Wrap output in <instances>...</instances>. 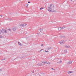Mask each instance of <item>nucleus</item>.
Listing matches in <instances>:
<instances>
[{"label":"nucleus","instance_id":"f257e3e1","mask_svg":"<svg viewBox=\"0 0 76 76\" xmlns=\"http://www.w3.org/2000/svg\"><path fill=\"white\" fill-rule=\"evenodd\" d=\"M48 10L49 12H56V7L54 8V9L53 8V9H52L51 7H48Z\"/></svg>","mask_w":76,"mask_h":76},{"label":"nucleus","instance_id":"f03ea898","mask_svg":"<svg viewBox=\"0 0 76 76\" xmlns=\"http://www.w3.org/2000/svg\"><path fill=\"white\" fill-rule=\"evenodd\" d=\"M1 32L2 33H3V34H6V33H7V31L4 29H2Z\"/></svg>","mask_w":76,"mask_h":76},{"label":"nucleus","instance_id":"7ed1b4c3","mask_svg":"<svg viewBox=\"0 0 76 76\" xmlns=\"http://www.w3.org/2000/svg\"><path fill=\"white\" fill-rule=\"evenodd\" d=\"M59 43H60L61 45H62L63 44H64L65 42L63 40H61L59 42Z\"/></svg>","mask_w":76,"mask_h":76},{"label":"nucleus","instance_id":"20e7f679","mask_svg":"<svg viewBox=\"0 0 76 76\" xmlns=\"http://www.w3.org/2000/svg\"><path fill=\"white\" fill-rule=\"evenodd\" d=\"M72 63V61H69L68 62H67V64H71Z\"/></svg>","mask_w":76,"mask_h":76},{"label":"nucleus","instance_id":"39448f33","mask_svg":"<svg viewBox=\"0 0 76 76\" xmlns=\"http://www.w3.org/2000/svg\"><path fill=\"white\" fill-rule=\"evenodd\" d=\"M64 46L66 48H70V47L69 46H67L66 45H64Z\"/></svg>","mask_w":76,"mask_h":76},{"label":"nucleus","instance_id":"423d86ee","mask_svg":"<svg viewBox=\"0 0 76 76\" xmlns=\"http://www.w3.org/2000/svg\"><path fill=\"white\" fill-rule=\"evenodd\" d=\"M42 63L43 64H45L47 63V61H42Z\"/></svg>","mask_w":76,"mask_h":76},{"label":"nucleus","instance_id":"0eeeda50","mask_svg":"<svg viewBox=\"0 0 76 76\" xmlns=\"http://www.w3.org/2000/svg\"><path fill=\"white\" fill-rule=\"evenodd\" d=\"M50 5V7H52L53 8H54L56 7H54V5H53V4H51Z\"/></svg>","mask_w":76,"mask_h":76},{"label":"nucleus","instance_id":"6e6552de","mask_svg":"<svg viewBox=\"0 0 76 76\" xmlns=\"http://www.w3.org/2000/svg\"><path fill=\"white\" fill-rule=\"evenodd\" d=\"M12 31H16V27L12 28Z\"/></svg>","mask_w":76,"mask_h":76},{"label":"nucleus","instance_id":"1a4fd4ad","mask_svg":"<svg viewBox=\"0 0 76 76\" xmlns=\"http://www.w3.org/2000/svg\"><path fill=\"white\" fill-rule=\"evenodd\" d=\"M38 66H42V64L41 63H39L37 64Z\"/></svg>","mask_w":76,"mask_h":76},{"label":"nucleus","instance_id":"9d476101","mask_svg":"<svg viewBox=\"0 0 76 76\" xmlns=\"http://www.w3.org/2000/svg\"><path fill=\"white\" fill-rule=\"evenodd\" d=\"M51 49H52V48L51 47H49L47 48V50H50Z\"/></svg>","mask_w":76,"mask_h":76},{"label":"nucleus","instance_id":"9b49d317","mask_svg":"<svg viewBox=\"0 0 76 76\" xmlns=\"http://www.w3.org/2000/svg\"><path fill=\"white\" fill-rule=\"evenodd\" d=\"M18 44L19 45H22V44H21V43H20V42H18Z\"/></svg>","mask_w":76,"mask_h":76},{"label":"nucleus","instance_id":"f8f14e48","mask_svg":"<svg viewBox=\"0 0 76 76\" xmlns=\"http://www.w3.org/2000/svg\"><path fill=\"white\" fill-rule=\"evenodd\" d=\"M43 29L42 28H41L40 29V32H42V31H43Z\"/></svg>","mask_w":76,"mask_h":76},{"label":"nucleus","instance_id":"ddd939ff","mask_svg":"<svg viewBox=\"0 0 76 76\" xmlns=\"http://www.w3.org/2000/svg\"><path fill=\"white\" fill-rule=\"evenodd\" d=\"M47 64H50V63L49 62H47L46 63Z\"/></svg>","mask_w":76,"mask_h":76},{"label":"nucleus","instance_id":"4468645a","mask_svg":"<svg viewBox=\"0 0 76 76\" xmlns=\"http://www.w3.org/2000/svg\"><path fill=\"white\" fill-rule=\"evenodd\" d=\"M58 29L59 30H61V29H61V27H59L58 28Z\"/></svg>","mask_w":76,"mask_h":76},{"label":"nucleus","instance_id":"2eb2a0df","mask_svg":"<svg viewBox=\"0 0 76 76\" xmlns=\"http://www.w3.org/2000/svg\"><path fill=\"white\" fill-rule=\"evenodd\" d=\"M64 53H67V50H64Z\"/></svg>","mask_w":76,"mask_h":76},{"label":"nucleus","instance_id":"dca6fc26","mask_svg":"<svg viewBox=\"0 0 76 76\" xmlns=\"http://www.w3.org/2000/svg\"><path fill=\"white\" fill-rule=\"evenodd\" d=\"M20 26H24L23 24H20Z\"/></svg>","mask_w":76,"mask_h":76},{"label":"nucleus","instance_id":"f3484780","mask_svg":"<svg viewBox=\"0 0 76 76\" xmlns=\"http://www.w3.org/2000/svg\"><path fill=\"white\" fill-rule=\"evenodd\" d=\"M69 73H72V71H69L68 72Z\"/></svg>","mask_w":76,"mask_h":76},{"label":"nucleus","instance_id":"a211bd4d","mask_svg":"<svg viewBox=\"0 0 76 76\" xmlns=\"http://www.w3.org/2000/svg\"><path fill=\"white\" fill-rule=\"evenodd\" d=\"M61 29H64V28H65V27L63 26V27H61Z\"/></svg>","mask_w":76,"mask_h":76},{"label":"nucleus","instance_id":"6ab92c4d","mask_svg":"<svg viewBox=\"0 0 76 76\" xmlns=\"http://www.w3.org/2000/svg\"><path fill=\"white\" fill-rule=\"evenodd\" d=\"M26 6L27 7H28V4H26Z\"/></svg>","mask_w":76,"mask_h":76},{"label":"nucleus","instance_id":"aec40b11","mask_svg":"<svg viewBox=\"0 0 76 76\" xmlns=\"http://www.w3.org/2000/svg\"><path fill=\"white\" fill-rule=\"evenodd\" d=\"M3 37V36H1V35H0V38H1Z\"/></svg>","mask_w":76,"mask_h":76},{"label":"nucleus","instance_id":"412c9836","mask_svg":"<svg viewBox=\"0 0 76 76\" xmlns=\"http://www.w3.org/2000/svg\"><path fill=\"white\" fill-rule=\"evenodd\" d=\"M26 25H27V24H23L24 26H26Z\"/></svg>","mask_w":76,"mask_h":76},{"label":"nucleus","instance_id":"4be33fe9","mask_svg":"<svg viewBox=\"0 0 76 76\" xmlns=\"http://www.w3.org/2000/svg\"><path fill=\"white\" fill-rule=\"evenodd\" d=\"M64 36H61V38H64Z\"/></svg>","mask_w":76,"mask_h":76},{"label":"nucleus","instance_id":"5701e85b","mask_svg":"<svg viewBox=\"0 0 76 76\" xmlns=\"http://www.w3.org/2000/svg\"><path fill=\"white\" fill-rule=\"evenodd\" d=\"M5 60V58H4L3 59H2V61H3V60Z\"/></svg>","mask_w":76,"mask_h":76},{"label":"nucleus","instance_id":"b1692460","mask_svg":"<svg viewBox=\"0 0 76 76\" xmlns=\"http://www.w3.org/2000/svg\"><path fill=\"white\" fill-rule=\"evenodd\" d=\"M1 32H2L0 30V34H1Z\"/></svg>","mask_w":76,"mask_h":76},{"label":"nucleus","instance_id":"393cba45","mask_svg":"<svg viewBox=\"0 0 76 76\" xmlns=\"http://www.w3.org/2000/svg\"><path fill=\"white\" fill-rule=\"evenodd\" d=\"M41 50H40V51H39L38 52H39H39H41Z\"/></svg>","mask_w":76,"mask_h":76},{"label":"nucleus","instance_id":"a878e982","mask_svg":"<svg viewBox=\"0 0 76 76\" xmlns=\"http://www.w3.org/2000/svg\"><path fill=\"white\" fill-rule=\"evenodd\" d=\"M61 61H59V63H61Z\"/></svg>","mask_w":76,"mask_h":76},{"label":"nucleus","instance_id":"bb28decb","mask_svg":"<svg viewBox=\"0 0 76 76\" xmlns=\"http://www.w3.org/2000/svg\"><path fill=\"white\" fill-rule=\"evenodd\" d=\"M1 17H2V16H3V15H1Z\"/></svg>","mask_w":76,"mask_h":76},{"label":"nucleus","instance_id":"cd10ccee","mask_svg":"<svg viewBox=\"0 0 76 76\" xmlns=\"http://www.w3.org/2000/svg\"><path fill=\"white\" fill-rule=\"evenodd\" d=\"M41 46H43V45L42 44V45H41Z\"/></svg>","mask_w":76,"mask_h":76},{"label":"nucleus","instance_id":"c85d7f7f","mask_svg":"<svg viewBox=\"0 0 76 76\" xmlns=\"http://www.w3.org/2000/svg\"><path fill=\"white\" fill-rule=\"evenodd\" d=\"M28 3H30V1H28Z\"/></svg>","mask_w":76,"mask_h":76},{"label":"nucleus","instance_id":"c756f323","mask_svg":"<svg viewBox=\"0 0 76 76\" xmlns=\"http://www.w3.org/2000/svg\"><path fill=\"white\" fill-rule=\"evenodd\" d=\"M42 9H44V8L42 7L41 8Z\"/></svg>","mask_w":76,"mask_h":76},{"label":"nucleus","instance_id":"7c9ffc66","mask_svg":"<svg viewBox=\"0 0 76 76\" xmlns=\"http://www.w3.org/2000/svg\"><path fill=\"white\" fill-rule=\"evenodd\" d=\"M47 53H48V50H47L46 51Z\"/></svg>","mask_w":76,"mask_h":76},{"label":"nucleus","instance_id":"2f4dec72","mask_svg":"<svg viewBox=\"0 0 76 76\" xmlns=\"http://www.w3.org/2000/svg\"><path fill=\"white\" fill-rule=\"evenodd\" d=\"M42 50H43V49H41V50H40V51H42Z\"/></svg>","mask_w":76,"mask_h":76},{"label":"nucleus","instance_id":"473e14b6","mask_svg":"<svg viewBox=\"0 0 76 76\" xmlns=\"http://www.w3.org/2000/svg\"><path fill=\"white\" fill-rule=\"evenodd\" d=\"M1 70H2L1 69H0V71H1Z\"/></svg>","mask_w":76,"mask_h":76},{"label":"nucleus","instance_id":"72a5a7b5","mask_svg":"<svg viewBox=\"0 0 76 76\" xmlns=\"http://www.w3.org/2000/svg\"><path fill=\"white\" fill-rule=\"evenodd\" d=\"M40 10H41V8H40Z\"/></svg>","mask_w":76,"mask_h":76},{"label":"nucleus","instance_id":"f704fd0d","mask_svg":"<svg viewBox=\"0 0 76 76\" xmlns=\"http://www.w3.org/2000/svg\"><path fill=\"white\" fill-rule=\"evenodd\" d=\"M52 70H54V69H53V68L52 69Z\"/></svg>","mask_w":76,"mask_h":76},{"label":"nucleus","instance_id":"c9c22d12","mask_svg":"<svg viewBox=\"0 0 76 76\" xmlns=\"http://www.w3.org/2000/svg\"><path fill=\"white\" fill-rule=\"evenodd\" d=\"M32 73H34V72H33Z\"/></svg>","mask_w":76,"mask_h":76},{"label":"nucleus","instance_id":"e433bc0d","mask_svg":"<svg viewBox=\"0 0 76 76\" xmlns=\"http://www.w3.org/2000/svg\"><path fill=\"white\" fill-rule=\"evenodd\" d=\"M45 52H46V50H45Z\"/></svg>","mask_w":76,"mask_h":76},{"label":"nucleus","instance_id":"4c0bfd02","mask_svg":"<svg viewBox=\"0 0 76 76\" xmlns=\"http://www.w3.org/2000/svg\"><path fill=\"white\" fill-rule=\"evenodd\" d=\"M71 1H72L73 0H70Z\"/></svg>","mask_w":76,"mask_h":76}]
</instances>
